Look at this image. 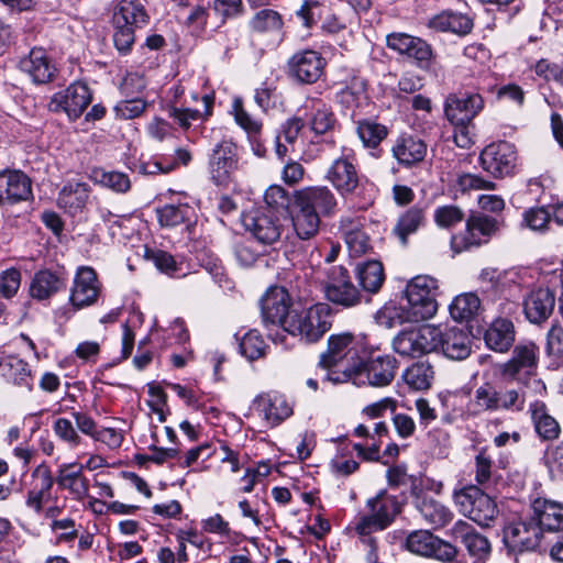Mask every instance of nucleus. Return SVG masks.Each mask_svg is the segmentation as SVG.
<instances>
[{
  "label": "nucleus",
  "mask_w": 563,
  "mask_h": 563,
  "mask_svg": "<svg viewBox=\"0 0 563 563\" xmlns=\"http://www.w3.org/2000/svg\"><path fill=\"white\" fill-rule=\"evenodd\" d=\"M296 203L322 216H331L336 209V198L325 186L306 187L295 192Z\"/></svg>",
  "instance_id": "nucleus-30"
},
{
  "label": "nucleus",
  "mask_w": 563,
  "mask_h": 563,
  "mask_svg": "<svg viewBox=\"0 0 563 563\" xmlns=\"http://www.w3.org/2000/svg\"><path fill=\"white\" fill-rule=\"evenodd\" d=\"M341 231L351 256H362L371 249L369 238L358 221L352 219L342 220Z\"/></svg>",
  "instance_id": "nucleus-44"
},
{
  "label": "nucleus",
  "mask_w": 563,
  "mask_h": 563,
  "mask_svg": "<svg viewBox=\"0 0 563 563\" xmlns=\"http://www.w3.org/2000/svg\"><path fill=\"white\" fill-rule=\"evenodd\" d=\"M482 167L494 177L511 175L517 163L516 147L506 141L490 143L481 153Z\"/></svg>",
  "instance_id": "nucleus-19"
},
{
  "label": "nucleus",
  "mask_w": 563,
  "mask_h": 563,
  "mask_svg": "<svg viewBox=\"0 0 563 563\" xmlns=\"http://www.w3.org/2000/svg\"><path fill=\"white\" fill-rule=\"evenodd\" d=\"M247 26L252 34L269 41L274 46L284 41L285 22L283 15L276 10L265 8L256 11Z\"/></svg>",
  "instance_id": "nucleus-25"
},
{
  "label": "nucleus",
  "mask_w": 563,
  "mask_h": 563,
  "mask_svg": "<svg viewBox=\"0 0 563 563\" xmlns=\"http://www.w3.org/2000/svg\"><path fill=\"white\" fill-rule=\"evenodd\" d=\"M331 328V308L319 302L308 308L292 309L284 333L298 336L305 343L319 341Z\"/></svg>",
  "instance_id": "nucleus-3"
},
{
  "label": "nucleus",
  "mask_w": 563,
  "mask_h": 563,
  "mask_svg": "<svg viewBox=\"0 0 563 563\" xmlns=\"http://www.w3.org/2000/svg\"><path fill=\"white\" fill-rule=\"evenodd\" d=\"M242 223L254 239L265 245H272L280 239L282 224L271 212L255 208L242 214Z\"/></svg>",
  "instance_id": "nucleus-20"
},
{
  "label": "nucleus",
  "mask_w": 563,
  "mask_h": 563,
  "mask_svg": "<svg viewBox=\"0 0 563 563\" xmlns=\"http://www.w3.org/2000/svg\"><path fill=\"white\" fill-rule=\"evenodd\" d=\"M291 300L289 294L284 287H272L261 299L262 319L265 328L271 331L277 328L275 334L269 333L274 343H284L286 321L290 317Z\"/></svg>",
  "instance_id": "nucleus-8"
},
{
  "label": "nucleus",
  "mask_w": 563,
  "mask_h": 563,
  "mask_svg": "<svg viewBox=\"0 0 563 563\" xmlns=\"http://www.w3.org/2000/svg\"><path fill=\"white\" fill-rule=\"evenodd\" d=\"M440 328L422 324L400 331L393 340V349L400 356L420 357L439 347Z\"/></svg>",
  "instance_id": "nucleus-9"
},
{
  "label": "nucleus",
  "mask_w": 563,
  "mask_h": 563,
  "mask_svg": "<svg viewBox=\"0 0 563 563\" xmlns=\"http://www.w3.org/2000/svg\"><path fill=\"white\" fill-rule=\"evenodd\" d=\"M453 499L460 512L479 526L488 527L498 515L496 503L477 486L455 490Z\"/></svg>",
  "instance_id": "nucleus-10"
},
{
  "label": "nucleus",
  "mask_w": 563,
  "mask_h": 563,
  "mask_svg": "<svg viewBox=\"0 0 563 563\" xmlns=\"http://www.w3.org/2000/svg\"><path fill=\"white\" fill-rule=\"evenodd\" d=\"M539 347L532 343L518 344L510 360L503 365V374L520 384L527 393L532 388L536 393H544V383L537 377Z\"/></svg>",
  "instance_id": "nucleus-5"
},
{
  "label": "nucleus",
  "mask_w": 563,
  "mask_h": 563,
  "mask_svg": "<svg viewBox=\"0 0 563 563\" xmlns=\"http://www.w3.org/2000/svg\"><path fill=\"white\" fill-rule=\"evenodd\" d=\"M322 289L329 301L344 308H351L361 302V294L343 266L329 268L322 279Z\"/></svg>",
  "instance_id": "nucleus-12"
},
{
  "label": "nucleus",
  "mask_w": 563,
  "mask_h": 563,
  "mask_svg": "<svg viewBox=\"0 0 563 563\" xmlns=\"http://www.w3.org/2000/svg\"><path fill=\"white\" fill-rule=\"evenodd\" d=\"M335 123L334 114L331 109L321 100L311 102L309 124L311 131L316 134H324L333 129Z\"/></svg>",
  "instance_id": "nucleus-51"
},
{
  "label": "nucleus",
  "mask_w": 563,
  "mask_h": 563,
  "mask_svg": "<svg viewBox=\"0 0 563 563\" xmlns=\"http://www.w3.org/2000/svg\"><path fill=\"white\" fill-rule=\"evenodd\" d=\"M254 408L273 426L292 415V407L286 397L276 391L257 396L254 400Z\"/></svg>",
  "instance_id": "nucleus-33"
},
{
  "label": "nucleus",
  "mask_w": 563,
  "mask_h": 563,
  "mask_svg": "<svg viewBox=\"0 0 563 563\" xmlns=\"http://www.w3.org/2000/svg\"><path fill=\"white\" fill-rule=\"evenodd\" d=\"M242 11V0H213V20L220 19L217 26L224 24L228 19L239 16Z\"/></svg>",
  "instance_id": "nucleus-59"
},
{
  "label": "nucleus",
  "mask_w": 563,
  "mask_h": 563,
  "mask_svg": "<svg viewBox=\"0 0 563 563\" xmlns=\"http://www.w3.org/2000/svg\"><path fill=\"white\" fill-rule=\"evenodd\" d=\"M388 48L413 58L420 68H428L433 59L430 44L420 37L407 33H391L386 37Z\"/></svg>",
  "instance_id": "nucleus-23"
},
{
  "label": "nucleus",
  "mask_w": 563,
  "mask_h": 563,
  "mask_svg": "<svg viewBox=\"0 0 563 563\" xmlns=\"http://www.w3.org/2000/svg\"><path fill=\"white\" fill-rule=\"evenodd\" d=\"M428 26L438 32H451L464 36L471 33L474 22L467 14L444 11L431 18L428 22Z\"/></svg>",
  "instance_id": "nucleus-39"
},
{
  "label": "nucleus",
  "mask_w": 563,
  "mask_h": 563,
  "mask_svg": "<svg viewBox=\"0 0 563 563\" xmlns=\"http://www.w3.org/2000/svg\"><path fill=\"white\" fill-rule=\"evenodd\" d=\"M240 352L250 361L265 355L266 343L257 330H250L240 339Z\"/></svg>",
  "instance_id": "nucleus-53"
},
{
  "label": "nucleus",
  "mask_w": 563,
  "mask_h": 563,
  "mask_svg": "<svg viewBox=\"0 0 563 563\" xmlns=\"http://www.w3.org/2000/svg\"><path fill=\"white\" fill-rule=\"evenodd\" d=\"M238 145L231 140L221 141L213 150V180L228 184L238 169Z\"/></svg>",
  "instance_id": "nucleus-31"
},
{
  "label": "nucleus",
  "mask_w": 563,
  "mask_h": 563,
  "mask_svg": "<svg viewBox=\"0 0 563 563\" xmlns=\"http://www.w3.org/2000/svg\"><path fill=\"white\" fill-rule=\"evenodd\" d=\"M231 113L235 123L244 131L252 151L257 156H263L266 148L263 140V122L260 118L250 113L243 106L240 97L232 102Z\"/></svg>",
  "instance_id": "nucleus-28"
},
{
  "label": "nucleus",
  "mask_w": 563,
  "mask_h": 563,
  "mask_svg": "<svg viewBox=\"0 0 563 563\" xmlns=\"http://www.w3.org/2000/svg\"><path fill=\"white\" fill-rule=\"evenodd\" d=\"M85 466L78 462L63 463L58 466L54 482L62 490H66L74 500H89V506L95 507L99 503L89 495L90 483L84 474Z\"/></svg>",
  "instance_id": "nucleus-17"
},
{
  "label": "nucleus",
  "mask_w": 563,
  "mask_h": 563,
  "mask_svg": "<svg viewBox=\"0 0 563 563\" xmlns=\"http://www.w3.org/2000/svg\"><path fill=\"white\" fill-rule=\"evenodd\" d=\"M355 156L350 151L334 159L327 172V179L341 196L351 195L360 186L361 177L355 166Z\"/></svg>",
  "instance_id": "nucleus-21"
},
{
  "label": "nucleus",
  "mask_w": 563,
  "mask_h": 563,
  "mask_svg": "<svg viewBox=\"0 0 563 563\" xmlns=\"http://www.w3.org/2000/svg\"><path fill=\"white\" fill-rule=\"evenodd\" d=\"M483 97L477 92H453L444 101V114L456 128L467 126L484 109Z\"/></svg>",
  "instance_id": "nucleus-14"
},
{
  "label": "nucleus",
  "mask_w": 563,
  "mask_h": 563,
  "mask_svg": "<svg viewBox=\"0 0 563 563\" xmlns=\"http://www.w3.org/2000/svg\"><path fill=\"white\" fill-rule=\"evenodd\" d=\"M406 548L415 554L434 558L442 562H452L457 555L454 545L439 539L428 530L411 532L407 537Z\"/></svg>",
  "instance_id": "nucleus-18"
},
{
  "label": "nucleus",
  "mask_w": 563,
  "mask_h": 563,
  "mask_svg": "<svg viewBox=\"0 0 563 563\" xmlns=\"http://www.w3.org/2000/svg\"><path fill=\"white\" fill-rule=\"evenodd\" d=\"M356 368L360 369L351 379L353 384H358L363 375H365L369 385L384 387L389 385L395 377L396 360L390 355H378L367 360L365 363L358 361Z\"/></svg>",
  "instance_id": "nucleus-24"
},
{
  "label": "nucleus",
  "mask_w": 563,
  "mask_h": 563,
  "mask_svg": "<svg viewBox=\"0 0 563 563\" xmlns=\"http://www.w3.org/2000/svg\"><path fill=\"white\" fill-rule=\"evenodd\" d=\"M543 537L542 529L529 515L508 521L503 528V541L514 553L536 550Z\"/></svg>",
  "instance_id": "nucleus-11"
},
{
  "label": "nucleus",
  "mask_w": 563,
  "mask_h": 563,
  "mask_svg": "<svg viewBox=\"0 0 563 563\" xmlns=\"http://www.w3.org/2000/svg\"><path fill=\"white\" fill-rule=\"evenodd\" d=\"M357 134L365 146L376 147L386 137L387 129L373 121H362L357 125Z\"/></svg>",
  "instance_id": "nucleus-57"
},
{
  "label": "nucleus",
  "mask_w": 563,
  "mask_h": 563,
  "mask_svg": "<svg viewBox=\"0 0 563 563\" xmlns=\"http://www.w3.org/2000/svg\"><path fill=\"white\" fill-rule=\"evenodd\" d=\"M92 96L84 82H74L55 92L47 104L52 112H65L71 120L79 118L91 102Z\"/></svg>",
  "instance_id": "nucleus-16"
},
{
  "label": "nucleus",
  "mask_w": 563,
  "mask_h": 563,
  "mask_svg": "<svg viewBox=\"0 0 563 563\" xmlns=\"http://www.w3.org/2000/svg\"><path fill=\"white\" fill-rule=\"evenodd\" d=\"M433 218L438 227L449 229L463 221L464 212L456 206L446 205L438 207Z\"/></svg>",
  "instance_id": "nucleus-61"
},
{
  "label": "nucleus",
  "mask_w": 563,
  "mask_h": 563,
  "mask_svg": "<svg viewBox=\"0 0 563 563\" xmlns=\"http://www.w3.org/2000/svg\"><path fill=\"white\" fill-rule=\"evenodd\" d=\"M424 224V209L413 206L399 216L391 233L402 245H407L409 235L415 234Z\"/></svg>",
  "instance_id": "nucleus-45"
},
{
  "label": "nucleus",
  "mask_w": 563,
  "mask_h": 563,
  "mask_svg": "<svg viewBox=\"0 0 563 563\" xmlns=\"http://www.w3.org/2000/svg\"><path fill=\"white\" fill-rule=\"evenodd\" d=\"M498 230V221L483 213H474L466 220L464 233L455 234L451 239L454 253H461L471 246L487 243Z\"/></svg>",
  "instance_id": "nucleus-13"
},
{
  "label": "nucleus",
  "mask_w": 563,
  "mask_h": 563,
  "mask_svg": "<svg viewBox=\"0 0 563 563\" xmlns=\"http://www.w3.org/2000/svg\"><path fill=\"white\" fill-rule=\"evenodd\" d=\"M53 485L54 477L48 466L44 464L36 466L32 471L30 479L25 483V506L36 515L43 514L44 506L52 497Z\"/></svg>",
  "instance_id": "nucleus-22"
},
{
  "label": "nucleus",
  "mask_w": 563,
  "mask_h": 563,
  "mask_svg": "<svg viewBox=\"0 0 563 563\" xmlns=\"http://www.w3.org/2000/svg\"><path fill=\"white\" fill-rule=\"evenodd\" d=\"M532 519L544 531L563 529V505L545 498H537L531 504Z\"/></svg>",
  "instance_id": "nucleus-34"
},
{
  "label": "nucleus",
  "mask_w": 563,
  "mask_h": 563,
  "mask_svg": "<svg viewBox=\"0 0 563 563\" xmlns=\"http://www.w3.org/2000/svg\"><path fill=\"white\" fill-rule=\"evenodd\" d=\"M213 459L219 462V472L235 473L239 471V453L221 440H218L217 443L213 442Z\"/></svg>",
  "instance_id": "nucleus-55"
},
{
  "label": "nucleus",
  "mask_w": 563,
  "mask_h": 563,
  "mask_svg": "<svg viewBox=\"0 0 563 563\" xmlns=\"http://www.w3.org/2000/svg\"><path fill=\"white\" fill-rule=\"evenodd\" d=\"M527 391L522 387H500L485 382L475 387L466 406L468 418H479L497 412H521L525 409Z\"/></svg>",
  "instance_id": "nucleus-1"
},
{
  "label": "nucleus",
  "mask_w": 563,
  "mask_h": 563,
  "mask_svg": "<svg viewBox=\"0 0 563 563\" xmlns=\"http://www.w3.org/2000/svg\"><path fill=\"white\" fill-rule=\"evenodd\" d=\"M325 11L327 7L318 0H305L296 14L301 19L302 25L306 29H311L319 20L325 16Z\"/></svg>",
  "instance_id": "nucleus-58"
},
{
  "label": "nucleus",
  "mask_w": 563,
  "mask_h": 563,
  "mask_svg": "<svg viewBox=\"0 0 563 563\" xmlns=\"http://www.w3.org/2000/svg\"><path fill=\"white\" fill-rule=\"evenodd\" d=\"M191 208L188 205H166L158 209V221L163 227H177L189 220Z\"/></svg>",
  "instance_id": "nucleus-56"
},
{
  "label": "nucleus",
  "mask_w": 563,
  "mask_h": 563,
  "mask_svg": "<svg viewBox=\"0 0 563 563\" xmlns=\"http://www.w3.org/2000/svg\"><path fill=\"white\" fill-rule=\"evenodd\" d=\"M551 212L544 207L530 208L523 213V221L533 231H543L551 220Z\"/></svg>",
  "instance_id": "nucleus-64"
},
{
  "label": "nucleus",
  "mask_w": 563,
  "mask_h": 563,
  "mask_svg": "<svg viewBox=\"0 0 563 563\" xmlns=\"http://www.w3.org/2000/svg\"><path fill=\"white\" fill-rule=\"evenodd\" d=\"M32 195L31 180L22 172H0V203H15Z\"/></svg>",
  "instance_id": "nucleus-32"
},
{
  "label": "nucleus",
  "mask_w": 563,
  "mask_h": 563,
  "mask_svg": "<svg viewBox=\"0 0 563 563\" xmlns=\"http://www.w3.org/2000/svg\"><path fill=\"white\" fill-rule=\"evenodd\" d=\"M53 430L56 437L69 448L74 449L81 444V437L69 419H56L53 424Z\"/></svg>",
  "instance_id": "nucleus-60"
},
{
  "label": "nucleus",
  "mask_w": 563,
  "mask_h": 563,
  "mask_svg": "<svg viewBox=\"0 0 563 563\" xmlns=\"http://www.w3.org/2000/svg\"><path fill=\"white\" fill-rule=\"evenodd\" d=\"M147 18L144 7L137 0H121L118 3L113 14V41L120 52L131 48L135 40V29L145 25Z\"/></svg>",
  "instance_id": "nucleus-7"
},
{
  "label": "nucleus",
  "mask_w": 563,
  "mask_h": 563,
  "mask_svg": "<svg viewBox=\"0 0 563 563\" xmlns=\"http://www.w3.org/2000/svg\"><path fill=\"white\" fill-rule=\"evenodd\" d=\"M529 412L534 431L541 440L553 441L560 437V423L552 415H550V411L543 401H532L529 405Z\"/></svg>",
  "instance_id": "nucleus-35"
},
{
  "label": "nucleus",
  "mask_w": 563,
  "mask_h": 563,
  "mask_svg": "<svg viewBox=\"0 0 563 563\" xmlns=\"http://www.w3.org/2000/svg\"><path fill=\"white\" fill-rule=\"evenodd\" d=\"M484 340L486 345L496 352H506L515 341V328L510 320L498 318L486 330Z\"/></svg>",
  "instance_id": "nucleus-42"
},
{
  "label": "nucleus",
  "mask_w": 563,
  "mask_h": 563,
  "mask_svg": "<svg viewBox=\"0 0 563 563\" xmlns=\"http://www.w3.org/2000/svg\"><path fill=\"white\" fill-rule=\"evenodd\" d=\"M340 98L347 106H358L366 98V81L361 77H353L351 82L341 90Z\"/></svg>",
  "instance_id": "nucleus-62"
},
{
  "label": "nucleus",
  "mask_w": 563,
  "mask_h": 563,
  "mask_svg": "<svg viewBox=\"0 0 563 563\" xmlns=\"http://www.w3.org/2000/svg\"><path fill=\"white\" fill-rule=\"evenodd\" d=\"M325 58L314 49H300L287 62V75L301 84H314L324 74Z\"/></svg>",
  "instance_id": "nucleus-15"
},
{
  "label": "nucleus",
  "mask_w": 563,
  "mask_h": 563,
  "mask_svg": "<svg viewBox=\"0 0 563 563\" xmlns=\"http://www.w3.org/2000/svg\"><path fill=\"white\" fill-rule=\"evenodd\" d=\"M439 347L448 358L462 361L471 354V339L462 329L450 328L444 332L440 329Z\"/></svg>",
  "instance_id": "nucleus-36"
},
{
  "label": "nucleus",
  "mask_w": 563,
  "mask_h": 563,
  "mask_svg": "<svg viewBox=\"0 0 563 563\" xmlns=\"http://www.w3.org/2000/svg\"><path fill=\"white\" fill-rule=\"evenodd\" d=\"M554 303V295L547 288H539L526 298L523 311L530 322L541 323L550 317Z\"/></svg>",
  "instance_id": "nucleus-37"
},
{
  "label": "nucleus",
  "mask_w": 563,
  "mask_h": 563,
  "mask_svg": "<svg viewBox=\"0 0 563 563\" xmlns=\"http://www.w3.org/2000/svg\"><path fill=\"white\" fill-rule=\"evenodd\" d=\"M416 507L434 529L445 527L453 519V512L446 506L428 496H418Z\"/></svg>",
  "instance_id": "nucleus-43"
},
{
  "label": "nucleus",
  "mask_w": 563,
  "mask_h": 563,
  "mask_svg": "<svg viewBox=\"0 0 563 563\" xmlns=\"http://www.w3.org/2000/svg\"><path fill=\"white\" fill-rule=\"evenodd\" d=\"M0 376L9 384L30 391L33 386L31 369L22 358L8 355L0 360Z\"/></svg>",
  "instance_id": "nucleus-38"
},
{
  "label": "nucleus",
  "mask_w": 563,
  "mask_h": 563,
  "mask_svg": "<svg viewBox=\"0 0 563 563\" xmlns=\"http://www.w3.org/2000/svg\"><path fill=\"white\" fill-rule=\"evenodd\" d=\"M89 197V189L82 183H69L63 187L57 203L68 213L75 214L82 210Z\"/></svg>",
  "instance_id": "nucleus-46"
},
{
  "label": "nucleus",
  "mask_w": 563,
  "mask_h": 563,
  "mask_svg": "<svg viewBox=\"0 0 563 563\" xmlns=\"http://www.w3.org/2000/svg\"><path fill=\"white\" fill-rule=\"evenodd\" d=\"M321 30L328 35L341 37L340 41L338 40V45L344 51H349L353 44L352 31L347 27L346 21L338 14H325Z\"/></svg>",
  "instance_id": "nucleus-48"
},
{
  "label": "nucleus",
  "mask_w": 563,
  "mask_h": 563,
  "mask_svg": "<svg viewBox=\"0 0 563 563\" xmlns=\"http://www.w3.org/2000/svg\"><path fill=\"white\" fill-rule=\"evenodd\" d=\"M357 364L355 338L351 333L331 335L320 358V365L330 371L327 378L334 384L349 382L357 373Z\"/></svg>",
  "instance_id": "nucleus-2"
},
{
  "label": "nucleus",
  "mask_w": 563,
  "mask_h": 563,
  "mask_svg": "<svg viewBox=\"0 0 563 563\" xmlns=\"http://www.w3.org/2000/svg\"><path fill=\"white\" fill-rule=\"evenodd\" d=\"M391 151L399 164L412 166L423 161L427 144L412 135H402L396 140Z\"/></svg>",
  "instance_id": "nucleus-41"
},
{
  "label": "nucleus",
  "mask_w": 563,
  "mask_h": 563,
  "mask_svg": "<svg viewBox=\"0 0 563 563\" xmlns=\"http://www.w3.org/2000/svg\"><path fill=\"white\" fill-rule=\"evenodd\" d=\"M434 371L428 362H417L402 374L404 382L413 390H427L431 387Z\"/></svg>",
  "instance_id": "nucleus-47"
},
{
  "label": "nucleus",
  "mask_w": 563,
  "mask_h": 563,
  "mask_svg": "<svg viewBox=\"0 0 563 563\" xmlns=\"http://www.w3.org/2000/svg\"><path fill=\"white\" fill-rule=\"evenodd\" d=\"M290 218L296 239L308 241L318 234L321 220L317 211L295 202Z\"/></svg>",
  "instance_id": "nucleus-40"
},
{
  "label": "nucleus",
  "mask_w": 563,
  "mask_h": 563,
  "mask_svg": "<svg viewBox=\"0 0 563 563\" xmlns=\"http://www.w3.org/2000/svg\"><path fill=\"white\" fill-rule=\"evenodd\" d=\"M91 178L97 184H100L117 192H126L131 187L129 177L125 174L119 172H106L103 169H95L92 170Z\"/></svg>",
  "instance_id": "nucleus-54"
},
{
  "label": "nucleus",
  "mask_w": 563,
  "mask_h": 563,
  "mask_svg": "<svg viewBox=\"0 0 563 563\" xmlns=\"http://www.w3.org/2000/svg\"><path fill=\"white\" fill-rule=\"evenodd\" d=\"M99 294L100 284L96 272L88 266L79 267L70 289V303L77 309L91 306L97 301Z\"/></svg>",
  "instance_id": "nucleus-27"
},
{
  "label": "nucleus",
  "mask_w": 563,
  "mask_h": 563,
  "mask_svg": "<svg viewBox=\"0 0 563 563\" xmlns=\"http://www.w3.org/2000/svg\"><path fill=\"white\" fill-rule=\"evenodd\" d=\"M481 308V300L473 292L462 294L454 298L450 305V314L456 321L471 320Z\"/></svg>",
  "instance_id": "nucleus-50"
},
{
  "label": "nucleus",
  "mask_w": 563,
  "mask_h": 563,
  "mask_svg": "<svg viewBox=\"0 0 563 563\" xmlns=\"http://www.w3.org/2000/svg\"><path fill=\"white\" fill-rule=\"evenodd\" d=\"M63 283L59 277L49 272L41 271L35 274L31 284V296L33 298L43 300L58 291Z\"/></svg>",
  "instance_id": "nucleus-52"
},
{
  "label": "nucleus",
  "mask_w": 563,
  "mask_h": 563,
  "mask_svg": "<svg viewBox=\"0 0 563 563\" xmlns=\"http://www.w3.org/2000/svg\"><path fill=\"white\" fill-rule=\"evenodd\" d=\"M367 512L360 515L354 522L358 536L368 537L385 530L400 512V505L395 496L386 492L378 493L366 501Z\"/></svg>",
  "instance_id": "nucleus-6"
},
{
  "label": "nucleus",
  "mask_w": 563,
  "mask_h": 563,
  "mask_svg": "<svg viewBox=\"0 0 563 563\" xmlns=\"http://www.w3.org/2000/svg\"><path fill=\"white\" fill-rule=\"evenodd\" d=\"M357 278L364 290L376 292L382 287L385 274L383 264L378 261H368L357 266Z\"/></svg>",
  "instance_id": "nucleus-49"
},
{
  "label": "nucleus",
  "mask_w": 563,
  "mask_h": 563,
  "mask_svg": "<svg viewBox=\"0 0 563 563\" xmlns=\"http://www.w3.org/2000/svg\"><path fill=\"white\" fill-rule=\"evenodd\" d=\"M455 541L460 540L466 548L474 563H485L492 553V545L488 539L476 531L468 522L457 520L449 531Z\"/></svg>",
  "instance_id": "nucleus-26"
},
{
  "label": "nucleus",
  "mask_w": 563,
  "mask_h": 563,
  "mask_svg": "<svg viewBox=\"0 0 563 563\" xmlns=\"http://www.w3.org/2000/svg\"><path fill=\"white\" fill-rule=\"evenodd\" d=\"M19 67L37 85L52 81L56 75V66L42 47H34L21 58Z\"/></svg>",
  "instance_id": "nucleus-29"
},
{
  "label": "nucleus",
  "mask_w": 563,
  "mask_h": 563,
  "mask_svg": "<svg viewBox=\"0 0 563 563\" xmlns=\"http://www.w3.org/2000/svg\"><path fill=\"white\" fill-rule=\"evenodd\" d=\"M438 282L431 276L419 275L406 286L404 319L407 322H420L432 318L438 310Z\"/></svg>",
  "instance_id": "nucleus-4"
},
{
  "label": "nucleus",
  "mask_w": 563,
  "mask_h": 563,
  "mask_svg": "<svg viewBox=\"0 0 563 563\" xmlns=\"http://www.w3.org/2000/svg\"><path fill=\"white\" fill-rule=\"evenodd\" d=\"M146 109V102L140 98H132L119 101L114 106L115 117L123 120H131L140 117Z\"/></svg>",
  "instance_id": "nucleus-63"
}]
</instances>
